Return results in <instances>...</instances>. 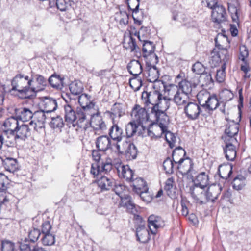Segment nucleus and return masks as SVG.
<instances>
[{
  "label": "nucleus",
  "instance_id": "423d86ee",
  "mask_svg": "<svg viewBox=\"0 0 251 251\" xmlns=\"http://www.w3.org/2000/svg\"><path fill=\"white\" fill-rule=\"evenodd\" d=\"M93 110L80 108H78L76 113V124L80 128H84V126H86L89 123L90 119L94 114Z\"/></svg>",
  "mask_w": 251,
  "mask_h": 251
},
{
  "label": "nucleus",
  "instance_id": "79ce46f5",
  "mask_svg": "<svg viewBox=\"0 0 251 251\" xmlns=\"http://www.w3.org/2000/svg\"><path fill=\"white\" fill-rule=\"evenodd\" d=\"M220 104L218 99L216 95H212L209 97L206 103H204V108L209 110L213 111L216 109Z\"/></svg>",
  "mask_w": 251,
  "mask_h": 251
},
{
  "label": "nucleus",
  "instance_id": "052dcab7",
  "mask_svg": "<svg viewBox=\"0 0 251 251\" xmlns=\"http://www.w3.org/2000/svg\"><path fill=\"white\" fill-rule=\"evenodd\" d=\"M42 241L45 246H51L55 243V236L50 233L45 234L42 237Z\"/></svg>",
  "mask_w": 251,
  "mask_h": 251
},
{
  "label": "nucleus",
  "instance_id": "58836bf2",
  "mask_svg": "<svg viewBox=\"0 0 251 251\" xmlns=\"http://www.w3.org/2000/svg\"><path fill=\"white\" fill-rule=\"evenodd\" d=\"M120 198L121 200L120 205L122 206L126 207L131 212H133V210L135 208V204L133 203L131 197L128 195H124L120 196Z\"/></svg>",
  "mask_w": 251,
  "mask_h": 251
},
{
  "label": "nucleus",
  "instance_id": "7ed1b4c3",
  "mask_svg": "<svg viewBox=\"0 0 251 251\" xmlns=\"http://www.w3.org/2000/svg\"><path fill=\"white\" fill-rule=\"evenodd\" d=\"M138 38L140 42H143V55L146 59L147 63L151 66L155 65L158 62V58L154 53L155 47L153 43L146 40L144 34H142V30L138 32Z\"/></svg>",
  "mask_w": 251,
  "mask_h": 251
},
{
  "label": "nucleus",
  "instance_id": "2f4dec72",
  "mask_svg": "<svg viewBox=\"0 0 251 251\" xmlns=\"http://www.w3.org/2000/svg\"><path fill=\"white\" fill-rule=\"evenodd\" d=\"M238 2L236 0H231L228 3V9L231 14L232 21L238 25Z\"/></svg>",
  "mask_w": 251,
  "mask_h": 251
},
{
  "label": "nucleus",
  "instance_id": "4d7b16f0",
  "mask_svg": "<svg viewBox=\"0 0 251 251\" xmlns=\"http://www.w3.org/2000/svg\"><path fill=\"white\" fill-rule=\"evenodd\" d=\"M49 118L51 119V121L50 122V126L52 128H61L63 126V120L62 118L60 116H57L56 117H49Z\"/></svg>",
  "mask_w": 251,
  "mask_h": 251
},
{
  "label": "nucleus",
  "instance_id": "13d9d810",
  "mask_svg": "<svg viewBox=\"0 0 251 251\" xmlns=\"http://www.w3.org/2000/svg\"><path fill=\"white\" fill-rule=\"evenodd\" d=\"M14 243L9 240H4L1 241V251H14Z\"/></svg>",
  "mask_w": 251,
  "mask_h": 251
},
{
  "label": "nucleus",
  "instance_id": "cd10ccee",
  "mask_svg": "<svg viewBox=\"0 0 251 251\" xmlns=\"http://www.w3.org/2000/svg\"><path fill=\"white\" fill-rule=\"evenodd\" d=\"M96 146L100 151H105L111 147V139L107 135L100 136L97 139Z\"/></svg>",
  "mask_w": 251,
  "mask_h": 251
},
{
  "label": "nucleus",
  "instance_id": "c9c22d12",
  "mask_svg": "<svg viewBox=\"0 0 251 251\" xmlns=\"http://www.w3.org/2000/svg\"><path fill=\"white\" fill-rule=\"evenodd\" d=\"M2 164L6 171L11 173H14L18 169V164L17 160L13 158L7 157L2 159Z\"/></svg>",
  "mask_w": 251,
  "mask_h": 251
},
{
  "label": "nucleus",
  "instance_id": "9d476101",
  "mask_svg": "<svg viewBox=\"0 0 251 251\" xmlns=\"http://www.w3.org/2000/svg\"><path fill=\"white\" fill-rule=\"evenodd\" d=\"M201 112L200 105L196 102L189 101L184 108V113L187 118L191 120L198 119Z\"/></svg>",
  "mask_w": 251,
  "mask_h": 251
},
{
  "label": "nucleus",
  "instance_id": "c85d7f7f",
  "mask_svg": "<svg viewBox=\"0 0 251 251\" xmlns=\"http://www.w3.org/2000/svg\"><path fill=\"white\" fill-rule=\"evenodd\" d=\"M127 69L133 76H139L142 72V67L140 62L135 59L129 62L127 66Z\"/></svg>",
  "mask_w": 251,
  "mask_h": 251
},
{
  "label": "nucleus",
  "instance_id": "2eb2a0df",
  "mask_svg": "<svg viewBox=\"0 0 251 251\" xmlns=\"http://www.w3.org/2000/svg\"><path fill=\"white\" fill-rule=\"evenodd\" d=\"M148 227L152 234H155L157 229L164 226L163 220L160 217L154 215H151L148 217Z\"/></svg>",
  "mask_w": 251,
  "mask_h": 251
},
{
  "label": "nucleus",
  "instance_id": "69168bd1",
  "mask_svg": "<svg viewBox=\"0 0 251 251\" xmlns=\"http://www.w3.org/2000/svg\"><path fill=\"white\" fill-rule=\"evenodd\" d=\"M200 80L203 82L202 85H208L213 82L211 75L210 73L204 72L201 75Z\"/></svg>",
  "mask_w": 251,
  "mask_h": 251
},
{
  "label": "nucleus",
  "instance_id": "6e6552de",
  "mask_svg": "<svg viewBox=\"0 0 251 251\" xmlns=\"http://www.w3.org/2000/svg\"><path fill=\"white\" fill-rule=\"evenodd\" d=\"M46 113L42 110L34 112L33 120L29 123V125L36 131L44 127L46 120L49 118L48 115Z\"/></svg>",
  "mask_w": 251,
  "mask_h": 251
},
{
  "label": "nucleus",
  "instance_id": "9b49d317",
  "mask_svg": "<svg viewBox=\"0 0 251 251\" xmlns=\"http://www.w3.org/2000/svg\"><path fill=\"white\" fill-rule=\"evenodd\" d=\"M204 187L195 186L191 187L190 189L191 195L196 202L200 204L206 203V192Z\"/></svg>",
  "mask_w": 251,
  "mask_h": 251
},
{
  "label": "nucleus",
  "instance_id": "f8f14e48",
  "mask_svg": "<svg viewBox=\"0 0 251 251\" xmlns=\"http://www.w3.org/2000/svg\"><path fill=\"white\" fill-rule=\"evenodd\" d=\"M14 130H11V132L13 133L12 136L16 141L17 140H25L30 135V129L27 125L22 124L21 126L18 125Z\"/></svg>",
  "mask_w": 251,
  "mask_h": 251
},
{
  "label": "nucleus",
  "instance_id": "bf43d9fd",
  "mask_svg": "<svg viewBox=\"0 0 251 251\" xmlns=\"http://www.w3.org/2000/svg\"><path fill=\"white\" fill-rule=\"evenodd\" d=\"M164 134L166 141L168 143L170 147L173 148L175 146V143L176 141V136L172 132L168 131L167 129Z\"/></svg>",
  "mask_w": 251,
  "mask_h": 251
},
{
  "label": "nucleus",
  "instance_id": "c03bdc74",
  "mask_svg": "<svg viewBox=\"0 0 251 251\" xmlns=\"http://www.w3.org/2000/svg\"><path fill=\"white\" fill-rule=\"evenodd\" d=\"M218 172L220 177L223 179H228L232 173V167L231 166H220Z\"/></svg>",
  "mask_w": 251,
  "mask_h": 251
},
{
  "label": "nucleus",
  "instance_id": "603ef678",
  "mask_svg": "<svg viewBox=\"0 0 251 251\" xmlns=\"http://www.w3.org/2000/svg\"><path fill=\"white\" fill-rule=\"evenodd\" d=\"M174 185V178L172 177L168 178L165 182L164 189L166 191L168 196L171 198H172L174 196V194L172 193V190L173 189Z\"/></svg>",
  "mask_w": 251,
  "mask_h": 251
},
{
  "label": "nucleus",
  "instance_id": "7c9ffc66",
  "mask_svg": "<svg viewBox=\"0 0 251 251\" xmlns=\"http://www.w3.org/2000/svg\"><path fill=\"white\" fill-rule=\"evenodd\" d=\"M18 125V119L16 116H12L6 119L4 123V126L7 129L4 131V134L7 136L8 135L12 136L13 133H11V130L14 131L15 128L17 127Z\"/></svg>",
  "mask_w": 251,
  "mask_h": 251
},
{
  "label": "nucleus",
  "instance_id": "412c9836",
  "mask_svg": "<svg viewBox=\"0 0 251 251\" xmlns=\"http://www.w3.org/2000/svg\"><path fill=\"white\" fill-rule=\"evenodd\" d=\"M34 112L28 108L23 107L15 109V116L18 120L26 122L32 119Z\"/></svg>",
  "mask_w": 251,
  "mask_h": 251
},
{
  "label": "nucleus",
  "instance_id": "f704fd0d",
  "mask_svg": "<svg viewBox=\"0 0 251 251\" xmlns=\"http://www.w3.org/2000/svg\"><path fill=\"white\" fill-rule=\"evenodd\" d=\"M65 119L66 122L73 124L76 120V113L73 107L66 104L64 106Z\"/></svg>",
  "mask_w": 251,
  "mask_h": 251
},
{
  "label": "nucleus",
  "instance_id": "49530a36",
  "mask_svg": "<svg viewBox=\"0 0 251 251\" xmlns=\"http://www.w3.org/2000/svg\"><path fill=\"white\" fill-rule=\"evenodd\" d=\"M129 84L134 91H137L142 86V81L139 76H133V77L130 78Z\"/></svg>",
  "mask_w": 251,
  "mask_h": 251
},
{
  "label": "nucleus",
  "instance_id": "e2e57ef3",
  "mask_svg": "<svg viewBox=\"0 0 251 251\" xmlns=\"http://www.w3.org/2000/svg\"><path fill=\"white\" fill-rule=\"evenodd\" d=\"M192 70L196 74L201 75L205 72V68L201 62H197L193 65Z\"/></svg>",
  "mask_w": 251,
  "mask_h": 251
},
{
  "label": "nucleus",
  "instance_id": "dca6fc26",
  "mask_svg": "<svg viewBox=\"0 0 251 251\" xmlns=\"http://www.w3.org/2000/svg\"><path fill=\"white\" fill-rule=\"evenodd\" d=\"M89 123L90 124L91 126L95 130H105L106 129V126L105 122L100 115L99 112H96L95 110L94 111V114L91 116L90 119Z\"/></svg>",
  "mask_w": 251,
  "mask_h": 251
},
{
  "label": "nucleus",
  "instance_id": "6e6d98bb",
  "mask_svg": "<svg viewBox=\"0 0 251 251\" xmlns=\"http://www.w3.org/2000/svg\"><path fill=\"white\" fill-rule=\"evenodd\" d=\"M118 19L119 23L121 25H126L128 23V15L126 11H120L116 13V18Z\"/></svg>",
  "mask_w": 251,
  "mask_h": 251
},
{
  "label": "nucleus",
  "instance_id": "5fc2aeb1",
  "mask_svg": "<svg viewBox=\"0 0 251 251\" xmlns=\"http://www.w3.org/2000/svg\"><path fill=\"white\" fill-rule=\"evenodd\" d=\"M153 69L149 70L148 80L150 82H155L159 78L158 71L155 65L153 66Z\"/></svg>",
  "mask_w": 251,
  "mask_h": 251
},
{
  "label": "nucleus",
  "instance_id": "4c0bfd02",
  "mask_svg": "<svg viewBox=\"0 0 251 251\" xmlns=\"http://www.w3.org/2000/svg\"><path fill=\"white\" fill-rule=\"evenodd\" d=\"M208 175L205 172H201L196 176L194 180V186L206 187L208 185Z\"/></svg>",
  "mask_w": 251,
  "mask_h": 251
},
{
  "label": "nucleus",
  "instance_id": "473e14b6",
  "mask_svg": "<svg viewBox=\"0 0 251 251\" xmlns=\"http://www.w3.org/2000/svg\"><path fill=\"white\" fill-rule=\"evenodd\" d=\"M136 235L137 240L141 243H147L150 240L148 230L144 226H140L136 228Z\"/></svg>",
  "mask_w": 251,
  "mask_h": 251
},
{
  "label": "nucleus",
  "instance_id": "1a4fd4ad",
  "mask_svg": "<svg viewBox=\"0 0 251 251\" xmlns=\"http://www.w3.org/2000/svg\"><path fill=\"white\" fill-rule=\"evenodd\" d=\"M225 143L224 148V152L226 158L229 161H233L237 154L235 144L237 142L236 138H231L230 140L225 138L223 139Z\"/></svg>",
  "mask_w": 251,
  "mask_h": 251
},
{
  "label": "nucleus",
  "instance_id": "393cba45",
  "mask_svg": "<svg viewBox=\"0 0 251 251\" xmlns=\"http://www.w3.org/2000/svg\"><path fill=\"white\" fill-rule=\"evenodd\" d=\"M131 182L132 183V190L136 194L149 190L146 182L141 177L134 178Z\"/></svg>",
  "mask_w": 251,
  "mask_h": 251
},
{
  "label": "nucleus",
  "instance_id": "8fccbe9b",
  "mask_svg": "<svg viewBox=\"0 0 251 251\" xmlns=\"http://www.w3.org/2000/svg\"><path fill=\"white\" fill-rule=\"evenodd\" d=\"M249 56V50L245 45L240 46L239 49L238 59L242 62H246L248 60Z\"/></svg>",
  "mask_w": 251,
  "mask_h": 251
},
{
  "label": "nucleus",
  "instance_id": "774afa93",
  "mask_svg": "<svg viewBox=\"0 0 251 251\" xmlns=\"http://www.w3.org/2000/svg\"><path fill=\"white\" fill-rule=\"evenodd\" d=\"M127 44V46L124 45V47L127 49H129L131 52H137L138 46L136 44L135 39H133L132 37L129 36Z\"/></svg>",
  "mask_w": 251,
  "mask_h": 251
},
{
  "label": "nucleus",
  "instance_id": "de8ad7c7",
  "mask_svg": "<svg viewBox=\"0 0 251 251\" xmlns=\"http://www.w3.org/2000/svg\"><path fill=\"white\" fill-rule=\"evenodd\" d=\"M210 96V93L205 90L201 91L197 94L198 100L203 107L204 106V103H206Z\"/></svg>",
  "mask_w": 251,
  "mask_h": 251
},
{
  "label": "nucleus",
  "instance_id": "e433bc0d",
  "mask_svg": "<svg viewBox=\"0 0 251 251\" xmlns=\"http://www.w3.org/2000/svg\"><path fill=\"white\" fill-rule=\"evenodd\" d=\"M45 112L47 115L55 111L57 108L56 100L51 98H46L44 101Z\"/></svg>",
  "mask_w": 251,
  "mask_h": 251
},
{
  "label": "nucleus",
  "instance_id": "0e129e2a",
  "mask_svg": "<svg viewBox=\"0 0 251 251\" xmlns=\"http://www.w3.org/2000/svg\"><path fill=\"white\" fill-rule=\"evenodd\" d=\"M101 171L102 173L105 174L109 172L112 168V164L111 163V160L110 158H107L105 162L101 163Z\"/></svg>",
  "mask_w": 251,
  "mask_h": 251
},
{
  "label": "nucleus",
  "instance_id": "c756f323",
  "mask_svg": "<svg viewBox=\"0 0 251 251\" xmlns=\"http://www.w3.org/2000/svg\"><path fill=\"white\" fill-rule=\"evenodd\" d=\"M128 7L132 11V17L134 22L140 25L142 24V21L140 20L137 16L139 12V0H127Z\"/></svg>",
  "mask_w": 251,
  "mask_h": 251
},
{
  "label": "nucleus",
  "instance_id": "09e8293b",
  "mask_svg": "<svg viewBox=\"0 0 251 251\" xmlns=\"http://www.w3.org/2000/svg\"><path fill=\"white\" fill-rule=\"evenodd\" d=\"M63 80L59 75L56 74L52 75L48 79L49 83L54 88H58L62 83Z\"/></svg>",
  "mask_w": 251,
  "mask_h": 251
},
{
  "label": "nucleus",
  "instance_id": "b1692460",
  "mask_svg": "<svg viewBox=\"0 0 251 251\" xmlns=\"http://www.w3.org/2000/svg\"><path fill=\"white\" fill-rule=\"evenodd\" d=\"M131 116L137 124L140 125L147 117L145 109L140 108L139 106L136 105L131 112Z\"/></svg>",
  "mask_w": 251,
  "mask_h": 251
},
{
  "label": "nucleus",
  "instance_id": "0eeeda50",
  "mask_svg": "<svg viewBox=\"0 0 251 251\" xmlns=\"http://www.w3.org/2000/svg\"><path fill=\"white\" fill-rule=\"evenodd\" d=\"M164 88L165 91L169 93L177 90L189 96L192 91V83L186 79H183L179 82L178 86L174 84H170L168 86L164 85Z\"/></svg>",
  "mask_w": 251,
  "mask_h": 251
},
{
  "label": "nucleus",
  "instance_id": "39448f33",
  "mask_svg": "<svg viewBox=\"0 0 251 251\" xmlns=\"http://www.w3.org/2000/svg\"><path fill=\"white\" fill-rule=\"evenodd\" d=\"M116 148L117 151L121 153H125L126 156L129 159H135L137 155V149L134 144L125 141L121 144H116Z\"/></svg>",
  "mask_w": 251,
  "mask_h": 251
},
{
  "label": "nucleus",
  "instance_id": "680f3d73",
  "mask_svg": "<svg viewBox=\"0 0 251 251\" xmlns=\"http://www.w3.org/2000/svg\"><path fill=\"white\" fill-rule=\"evenodd\" d=\"M7 176L0 173V193H3L7 189V184H8Z\"/></svg>",
  "mask_w": 251,
  "mask_h": 251
},
{
  "label": "nucleus",
  "instance_id": "ea45409f",
  "mask_svg": "<svg viewBox=\"0 0 251 251\" xmlns=\"http://www.w3.org/2000/svg\"><path fill=\"white\" fill-rule=\"evenodd\" d=\"M69 89L72 95H80L83 90V84L79 81L75 80L69 85Z\"/></svg>",
  "mask_w": 251,
  "mask_h": 251
},
{
  "label": "nucleus",
  "instance_id": "a18cd8bd",
  "mask_svg": "<svg viewBox=\"0 0 251 251\" xmlns=\"http://www.w3.org/2000/svg\"><path fill=\"white\" fill-rule=\"evenodd\" d=\"M232 184L234 189L240 190L245 185V177L242 175H238L234 178Z\"/></svg>",
  "mask_w": 251,
  "mask_h": 251
},
{
  "label": "nucleus",
  "instance_id": "f3484780",
  "mask_svg": "<svg viewBox=\"0 0 251 251\" xmlns=\"http://www.w3.org/2000/svg\"><path fill=\"white\" fill-rule=\"evenodd\" d=\"M176 164H177L176 168L183 176H191V172L193 170V164L191 159L189 158H181L180 162Z\"/></svg>",
  "mask_w": 251,
  "mask_h": 251
},
{
  "label": "nucleus",
  "instance_id": "4468645a",
  "mask_svg": "<svg viewBox=\"0 0 251 251\" xmlns=\"http://www.w3.org/2000/svg\"><path fill=\"white\" fill-rule=\"evenodd\" d=\"M110 138L116 142V144H121L123 138L125 136L123 130L118 125L116 121L112 122V126L108 131Z\"/></svg>",
  "mask_w": 251,
  "mask_h": 251
},
{
  "label": "nucleus",
  "instance_id": "72a5a7b5",
  "mask_svg": "<svg viewBox=\"0 0 251 251\" xmlns=\"http://www.w3.org/2000/svg\"><path fill=\"white\" fill-rule=\"evenodd\" d=\"M215 43L216 49H226L230 47L227 37L222 33L217 34L215 38Z\"/></svg>",
  "mask_w": 251,
  "mask_h": 251
},
{
  "label": "nucleus",
  "instance_id": "20e7f679",
  "mask_svg": "<svg viewBox=\"0 0 251 251\" xmlns=\"http://www.w3.org/2000/svg\"><path fill=\"white\" fill-rule=\"evenodd\" d=\"M170 105H165L161 106V109L156 111H154L152 114L155 115L156 120L157 121L158 126H156V130H159L161 131L162 133H164L167 129V125L169 123V117L166 115L165 111L169 108Z\"/></svg>",
  "mask_w": 251,
  "mask_h": 251
},
{
  "label": "nucleus",
  "instance_id": "864d4df0",
  "mask_svg": "<svg viewBox=\"0 0 251 251\" xmlns=\"http://www.w3.org/2000/svg\"><path fill=\"white\" fill-rule=\"evenodd\" d=\"M72 1L70 0H56L57 8L61 11H65L71 6Z\"/></svg>",
  "mask_w": 251,
  "mask_h": 251
},
{
  "label": "nucleus",
  "instance_id": "a211bd4d",
  "mask_svg": "<svg viewBox=\"0 0 251 251\" xmlns=\"http://www.w3.org/2000/svg\"><path fill=\"white\" fill-rule=\"evenodd\" d=\"M239 131V124L234 121H230L226 125V128L225 129V135L223 136L222 138L228 139L230 140L231 138H235L234 136L236 135Z\"/></svg>",
  "mask_w": 251,
  "mask_h": 251
},
{
  "label": "nucleus",
  "instance_id": "f03ea898",
  "mask_svg": "<svg viewBox=\"0 0 251 251\" xmlns=\"http://www.w3.org/2000/svg\"><path fill=\"white\" fill-rule=\"evenodd\" d=\"M142 99L146 106L151 104V112L152 113L161 109V106L170 105L171 98L166 96H163L161 93L156 90H153L148 92L144 91L142 94Z\"/></svg>",
  "mask_w": 251,
  "mask_h": 251
},
{
  "label": "nucleus",
  "instance_id": "a19ab883",
  "mask_svg": "<svg viewBox=\"0 0 251 251\" xmlns=\"http://www.w3.org/2000/svg\"><path fill=\"white\" fill-rule=\"evenodd\" d=\"M140 126L135 121H131L128 123L126 126V132L127 138L133 136L137 132V129Z\"/></svg>",
  "mask_w": 251,
  "mask_h": 251
},
{
  "label": "nucleus",
  "instance_id": "4be33fe9",
  "mask_svg": "<svg viewBox=\"0 0 251 251\" xmlns=\"http://www.w3.org/2000/svg\"><path fill=\"white\" fill-rule=\"evenodd\" d=\"M78 102L81 108L95 110L94 106L95 103L94 99L90 95L86 94H82L78 97Z\"/></svg>",
  "mask_w": 251,
  "mask_h": 251
},
{
  "label": "nucleus",
  "instance_id": "5701e85b",
  "mask_svg": "<svg viewBox=\"0 0 251 251\" xmlns=\"http://www.w3.org/2000/svg\"><path fill=\"white\" fill-rule=\"evenodd\" d=\"M106 113L108 114L111 119L112 122L116 121L115 119L117 117L120 118L125 114L123 106L121 103H115L114 104L110 111H106Z\"/></svg>",
  "mask_w": 251,
  "mask_h": 251
},
{
  "label": "nucleus",
  "instance_id": "bb28decb",
  "mask_svg": "<svg viewBox=\"0 0 251 251\" xmlns=\"http://www.w3.org/2000/svg\"><path fill=\"white\" fill-rule=\"evenodd\" d=\"M222 190L220 185L211 186L207 189L206 192V202L209 201L214 202L218 197Z\"/></svg>",
  "mask_w": 251,
  "mask_h": 251
},
{
  "label": "nucleus",
  "instance_id": "37998d69",
  "mask_svg": "<svg viewBox=\"0 0 251 251\" xmlns=\"http://www.w3.org/2000/svg\"><path fill=\"white\" fill-rule=\"evenodd\" d=\"M185 155V150L181 147L176 148L173 151L172 158L174 162L177 164L180 162L181 158H184Z\"/></svg>",
  "mask_w": 251,
  "mask_h": 251
},
{
  "label": "nucleus",
  "instance_id": "338daca9",
  "mask_svg": "<svg viewBox=\"0 0 251 251\" xmlns=\"http://www.w3.org/2000/svg\"><path fill=\"white\" fill-rule=\"evenodd\" d=\"M225 64H224L221 67V69L217 70L216 79L219 82H222L225 77Z\"/></svg>",
  "mask_w": 251,
  "mask_h": 251
},
{
  "label": "nucleus",
  "instance_id": "3c124183",
  "mask_svg": "<svg viewBox=\"0 0 251 251\" xmlns=\"http://www.w3.org/2000/svg\"><path fill=\"white\" fill-rule=\"evenodd\" d=\"M173 159L167 157L163 162V167L167 174H172L174 172V165Z\"/></svg>",
  "mask_w": 251,
  "mask_h": 251
},
{
  "label": "nucleus",
  "instance_id": "6ab92c4d",
  "mask_svg": "<svg viewBox=\"0 0 251 251\" xmlns=\"http://www.w3.org/2000/svg\"><path fill=\"white\" fill-rule=\"evenodd\" d=\"M117 171L119 176L122 177L127 182H130L134 178V172L128 165H119L117 168Z\"/></svg>",
  "mask_w": 251,
  "mask_h": 251
},
{
  "label": "nucleus",
  "instance_id": "aec40b11",
  "mask_svg": "<svg viewBox=\"0 0 251 251\" xmlns=\"http://www.w3.org/2000/svg\"><path fill=\"white\" fill-rule=\"evenodd\" d=\"M101 192L111 190L114 185L115 180L110 176H102L97 181Z\"/></svg>",
  "mask_w": 251,
  "mask_h": 251
},
{
  "label": "nucleus",
  "instance_id": "a878e982",
  "mask_svg": "<svg viewBox=\"0 0 251 251\" xmlns=\"http://www.w3.org/2000/svg\"><path fill=\"white\" fill-rule=\"evenodd\" d=\"M173 92H176L174 96L173 100L177 106H184V107L189 102L190 96L189 95L177 90L168 93L169 94H172Z\"/></svg>",
  "mask_w": 251,
  "mask_h": 251
},
{
  "label": "nucleus",
  "instance_id": "f257e3e1",
  "mask_svg": "<svg viewBox=\"0 0 251 251\" xmlns=\"http://www.w3.org/2000/svg\"><path fill=\"white\" fill-rule=\"evenodd\" d=\"M33 82V78L29 79L28 76L18 74L11 80L10 92H16V95L21 99H30L39 90L34 86Z\"/></svg>",
  "mask_w": 251,
  "mask_h": 251
},
{
  "label": "nucleus",
  "instance_id": "ddd939ff",
  "mask_svg": "<svg viewBox=\"0 0 251 251\" xmlns=\"http://www.w3.org/2000/svg\"><path fill=\"white\" fill-rule=\"evenodd\" d=\"M211 17L212 21L217 24L226 21L227 14L225 8L221 5L215 7L212 9Z\"/></svg>",
  "mask_w": 251,
  "mask_h": 251
}]
</instances>
